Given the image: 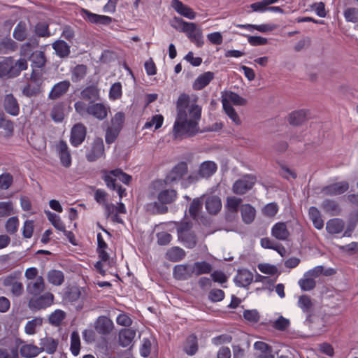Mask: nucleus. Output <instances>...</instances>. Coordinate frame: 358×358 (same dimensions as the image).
Listing matches in <instances>:
<instances>
[{
  "instance_id": "53",
  "label": "nucleus",
  "mask_w": 358,
  "mask_h": 358,
  "mask_svg": "<svg viewBox=\"0 0 358 358\" xmlns=\"http://www.w3.org/2000/svg\"><path fill=\"white\" fill-rule=\"evenodd\" d=\"M315 281L309 276H306L304 273L303 278L299 280V285L303 291H309L315 287Z\"/></svg>"
},
{
  "instance_id": "41",
  "label": "nucleus",
  "mask_w": 358,
  "mask_h": 358,
  "mask_svg": "<svg viewBox=\"0 0 358 358\" xmlns=\"http://www.w3.org/2000/svg\"><path fill=\"white\" fill-rule=\"evenodd\" d=\"M198 350V344H197V339L195 336L191 335L189 336L185 342V346H184V351L188 355H194Z\"/></svg>"
},
{
  "instance_id": "13",
  "label": "nucleus",
  "mask_w": 358,
  "mask_h": 358,
  "mask_svg": "<svg viewBox=\"0 0 358 358\" xmlns=\"http://www.w3.org/2000/svg\"><path fill=\"white\" fill-rule=\"evenodd\" d=\"M221 102L222 106H231V103L236 106H244L246 100L233 92L225 91L222 92Z\"/></svg>"
},
{
  "instance_id": "62",
  "label": "nucleus",
  "mask_w": 358,
  "mask_h": 358,
  "mask_svg": "<svg viewBox=\"0 0 358 358\" xmlns=\"http://www.w3.org/2000/svg\"><path fill=\"white\" fill-rule=\"evenodd\" d=\"M344 17L348 22H358V9L355 8H348L344 11Z\"/></svg>"
},
{
  "instance_id": "30",
  "label": "nucleus",
  "mask_w": 358,
  "mask_h": 358,
  "mask_svg": "<svg viewBox=\"0 0 358 358\" xmlns=\"http://www.w3.org/2000/svg\"><path fill=\"white\" fill-rule=\"evenodd\" d=\"M222 208L220 199L217 196H208L206 200V208L210 214L217 213Z\"/></svg>"
},
{
  "instance_id": "28",
  "label": "nucleus",
  "mask_w": 358,
  "mask_h": 358,
  "mask_svg": "<svg viewBox=\"0 0 358 358\" xmlns=\"http://www.w3.org/2000/svg\"><path fill=\"white\" fill-rule=\"evenodd\" d=\"M214 73L210 71L205 72L200 75L194 82L193 88L195 90H201L207 86L210 82L213 79Z\"/></svg>"
},
{
  "instance_id": "46",
  "label": "nucleus",
  "mask_w": 358,
  "mask_h": 358,
  "mask_svg": "<svg viewBox=\"0 0 358 358\" xmlns=\"http://www.w3.org/2000/svg\"><path fill=\"white\" fill-rule=\"evenodd\" d=\"M164 122V117L162 115L157 114L155 115L151 118L148 119V121L144 124L145 129H150L152 127H155V129H159Z\"/></svg>"
},
{
  "instance_id": "34",
  "label": "nucleus",
  "mask_w": 358,
  "mask_h": 358,
  "mask_svg": "<svg viewBox=\"0 0 358 358\" xmlns=\"http://www.w3.org/2000/svg\"><path fill=\"white\" fill-rule=\"evenodd\" d=\"M191 266L192 274L195 275L210 273L213 269L211 264L205 261L196 262Z\"/></svg>"
},
{
  "instance_id": "20",
  "label": "nucleus",
  "mask_w": 358,
  "mask_h": 358,
  "mask_svg": "<svg viewBox=\"0 0 358 358\" xmlns=\"http://www.w3.org/2000/svg\"><path fill=\"white\" fill-rule=\"evenodd\" d=\"M39 349L41 352H45L48 354H53L57 348L58 341L52 337L45 336L40 339Z\"/></svg>"
},
{
  "instance_id": "42",
  "label": "nucleus",
  "mask_w": 358,
  "mask_h": 358,
  "mask_svg": "<svg viewBox=\"0 0 358 358\" xmlns=\"http://www.w3.org/2000/svg\"><path fill=\"white\" fill-rule=\"evenodd\" d=\"M45 213L48 220L57 230L66 232L65 225L63 224L59 215L50 212V210H46Z\"/></svg>"
},
{
  "instance_id": "11",
  "label": "nucleus",
  "mask_w": 358,
  "mask_h": 358,
  "mask_svg": "<svg viewBox=\"0 0 358 358\" xmlns=\"http://www.w3.org/2000/svg\"><path fill=\"white\" fill-rule=\"evenodd\" d=\"M56 151L62 165L66 168L69 167L71 165V156L67 143L59 141L56 145Z\"/></svg>"
},
{
  "instance_id": "37",
  "label": "nucleus",
  "mask_w": 358,
  "mask_h": 358,
  "mask_svg": "<svg viewBox=\"0 0 358 358\" xmlns=\"http://www.w3.org/2000/svg\"><path fill=\"white\" fill-rule=\"evenodd\" d=\"M309 217L312 220L314 227L317 229H322L324 227V221L318 209L314 206L309 208Z\"/></svg>"
},
{
  "instance_id": "7",
  "label": "nucleus",
  "mask_w": 358,
  "mask_h": 358,
  "mask_svg": "<svg viewBox=\"0 0 358 358\" xmlns=\"http://www.w3.org/2000/svg\"><path fill=\"white\" fill-rule=\"evenodd\" d=\"M217 170V164L213 161H205L199 166L198 175H190L188 177L189 183L196 182L199 178H208L215 173Z\"/></svg>"
},
{
  "instance_id": "36",
  "label": "nucleus",
  "mask_w": 358,
  "mask_h": 358,
  "mask_svg": "<svg viewBox=\"0 0 358 358\" xmlns=\"http://www.w3.org/2000/svg\"><path fill=\"white\" fill-rule=\"evenodd\" d=\"M20 352L22 357L31 358L36 357L41 352V349L33 344H24L21 346Z\"/></svg>"
},
{
  "instance_id": "27",
  "label": "nucleus",
  "mask_w": 358,
  "mask_h": 358,
  "mask_svg": "<svg viewBox=\"0 0 358 358\" xmlns=\"http://www.w3.org/2000/svg\"><path fill=\"white\" fill-rule=\"evenodd\" d=\"M136 336V331L131 329H124L119 332V343L122 347L129 346Z\"/></svg>"
},
{
  "instance_id": "31",
  "label": "nucleus",
  "mask_w": 358,
  "mask_h": 358,
  "mask_svg": "<svg viewBox=\"0 0 358 358\" xmlns=\"http://www.w3.org/2000/svg\"><path fill=\"white\" fill-rule=\"evenodd\" d=\"M243 221L245 224H250L253 222L256 215V210L250 204H243L240 208Z\"/></svg>"
},
{
  "instance_id": "23",
  "label": "nucleus",
  "mask_w": 358,
  "mask_h": 358,
  "mask_svg": "<svg viewBox=\"0 0 358 358\" xmlns=\"http://www.w3.org/2000/svg\"><path fill=\"white\" fill-rule=\"evenodd\" d=\"M3 106L5 110L10 115L16 116L20 111L17 100L12 94H7L5 96Z\"/></svg>"
},
{
  "instance_id": "48",
  "label": "nucleus",
  "mask_w": 358,
  "mask_h": 358,
  "mask_svg": "<svg viewBox=\"0 0 358 358\" xmlns=\"http://www.w3.org/2000/svg\"><path fill=\"white\" fill-rule=\"evenodd\" d=\"M27 36L26 24L24 22H19L13 31V37L20 41H24Z\"/></svg>"
},
{
  "instance_id": "64",
  "label": "nucleus",
  "mask_w": 358,
  "mask_h": 358,
  "mask_svg": "<svg viewBox=\"0 0 358 358\" xmlns=\"http://www.w3.org/2000/svg\"><path fill=\"white\" fill-rule=\"evenodd\" d=\"M65 317V313L61 310H56L49 317V321L51 324L59 325Z\"/></svg>"
},
{
  "instance_id": "59",
  "label": "nucleus",
  "mask_w": 358,
  "mask_h": 358,
  "mask_svg": "<svg viewBox=\"0 0 358 358\" xmlns=\"http://www.w3.org/2000/svg\"><path fill=\"white\" fill-rule=\"evenodd\" d=\"M278 206L277 203L273 202L266 204L262 209V213L264 216L268 217H274L278 211Z\"/></svg>"
},
{
  "instance_id": "58",
  "label": "nucleus",
  "mask_w": 358,
  "mask_h": 358,
  "mask_svg": "<svg viewBox=\"0 0 358 358\" xmlns=\"http://www.w3.org/2000/svg\"><path fill=\"white\" fill-rule=\"evenodd\" d=\"M51 117L55 122H62L64 117V108L62 104L55 105L51 112Z\"/></svg>"
},
{
  "instance_id": "22",
  "label": "nucleus",
  "mask_w": 358,
  "mask_h": 358,
  "mask_svg": "<svg viewBox=\"0 0 358 358\" xmlns=\"http://www.w3.org/2000/svg\"><path fill=\"white\" fill-rule=\"evenodd\" d=\"M70 85L69 80H64L55 84L49 93V98L51 99L59 98L68 91Z\"/></svg>"
},
{
  "instance_id": "12",
  "label": "nucleus",
  "mask_w": 358,
  "mask_h": 358,
  "mask_svg": "<svg viewBox=\"0 0 358 358\" xmlns=\"http://www.w3.org/2000/svg\"><path fill=\"white\" fill-rule=\"evenodd\" d=\"M86 136V128L81 124H75L71 131L70 142L74 147L80 145L85 140Z\"/></svg>"
},
{
  "instance_id": "55",
  "label": "nucleus",
  "mask_w": 358,
  "mask_h": 358,
  "mask_svg": "<svg viewBox=\"0 0 358 358\" xmlns=\"http://www.w3.org/2000/svg\"><path fill=\"white\" fill-rule=\"evenodd\" d=\"M202 208V201L200 199H194L190 204L189 208V213L194 218L196 219Z\"/></svg>"
},
{
  "instance_id": "3",
  "label": "nucleus",
  "mask_w": 358,
  "mask_h": 358,
  "mask_svg": "<svg viewBox=\"0 0 358 358\" xmlns=\"http://www.w3.org/2000/svg\"><path fill=\"white\" fill-rule=\"evenodd\" d=\"M173 23H177L178 25L182 26L181 31L185 32L187 37L197 46H201L203 43L201 38V34L199 31H196V24L193 22H189L184 21L182 19L175 17L173 19L172 27L176 29H178V27Z\"/></svg>"
},
{
  "instance_id": "18",
  "label": "nucleus",
  "mask_w": 358,
  "mask_h": 358,
  "mask_svg": "<svg viewBox=\"0 0 358 358\" xmlns=\"http://www.w3.org/2000/svg\"><path fill=\"white\" fill-rule=\"evenodd\" d=\"M193 275L190 264L177 265L173 268V276L176 279L184 280Z\"/></svg>"
},
{
  "instance_id": "21",
  "label": "nucleus",
  "mask_w": 358,
  "mask_h": 358,
  "mask_svg": "<svg viewBox=\"0 0 358 358\" xmlns=\"http://www.w3.org/2000/svg\"><path fill=\"white\" fill-rule=\"evenodd\" d=\"M254 348L256 351L257 358H274L271 348L266 343L262 341L255 342Z\"/></svg>"
},
{
  "instance_id": "43",
  "label": "nucleus",
  "mask_w": 358,
  "mask_h": 358,
  "mask_svg": "<svg viewBox=\"0 0 358 358\" xmlns=\"http://www.w3.org/2000/svg\"><path fill=\"white\" fill-rule=\"evenodd\" d=\"M322 209L331 215L339 214L341 209L338 203L333 200L327 199L322 204Z\"/></svg>"
},
{
  "instance_id": "29",
  "label": "nucleus",
  "mask_w": 358,
  "mask_h": 358,
  "mask_svg": "<svg viewBox=\"0 0 358 358\" xmlns=\"http://www.w3.org/2000/svg\"><path fill=\"white\" fill-rule=\"evenodd\" d=\"M252 273L245 269L238 271L235 278L236 283L241 287H246L249 285L252 282Z\"/></svg>"
},
{
  "instance_id": "2",
  "label": "nucleus",
  "mask_w": 358,
  "mask_h": 358,
  "mask_svg": "<svg viewBox=\"0 0 358 358\" xmlns=\"http://www.w3.org/2000/svg\"><path fill=\"white\" fill-rule=\"evenodd\" d=\"M76 111L81 116L91 115L99 120H104L108 115V108L101 103H93L87 105L83 101L74 104Z\"/></svg>"
},
{
  "instance_id": "25",
  "label": "nucleus",
  "mask_w": 358,
  "mask_h": 358,
  "mask_svg": "<svg viewBox=\"0 0 358 358\" xmlns=\"http://www.w3.org/2000/svg\"><path fill=\"white\" fill-rule=\"evenodd\" d=\"M345 228V222L339 218L330 219L326 224V230L330 234L341 233Z\"/></svg>"
},
{
  "instance_id": "49",
  "label": "nucleus",
  "mask_w": 358,
  "mask_h": 358,
  "mask_svg": "<svg viewBox=\"0 0 358 358\" xmlns=\"http://www.w3.org/2000/svg\"><path fill=\"white\" fill-rule=\"evenodd\" d=\"M29 59L32 61L33 66L37 68L43 67L45 63V55L42 51L32 52Z\"/></svg>"
},
{
  "instance_id": "57",
  "label": "nucleus",
  "mask_w": 358,
  "mask_h": 358,
  "mask_svg": "<svg viewBox=\"0 0 358 358\" xmlns=\"http://www.w3.org/2000/svg\"><path fill=\"white\" fill-rule=\"evenodd\" d=\"M122 94V85L120 83H113L109 91V98L110 100H117L120 99Z\"/></svg>"
},
{
  "instance_id": "47",
  "label": "nucleus",
  "mask_w": 358,
  "mask_h": 358,
  "mask_svg": "<svg viewBox=\"0 0 358 358\" xmlns=\"http://www.w3.org/2000/svg\"><path fill=\"white\" fill-rule=\"evenodd\" d=\"M28 67L27 59L21 58L16 62L13 59V67H12V75L13 77H16L20 75L21 71L26 70Z\"/></svg>"
},
{
  "instance_id": "44",
  "label": "nucleus",
  "mask_w": 358,
  "mask_h": 358,
  "mask_svg": "<svg viewBox=\"0 0 358 358\" xmlns=\"http://www.w3.org/2000/svg\"><path fill=\"white\" fill-rule=\"evenodd\" d=\"M106 217L110 218L112 222L122 223V220L116 213V206L113 203H106L103 206Z\"/></svg>"
},
{
  "instance_id": "4",
  "label": "nucleus",
  "mask_w": 358,
  "mask_h": 358,
  "mask_svg": "<svg viewBox=\"0 0 358 358\" xmlns=\"http://www.w3.org/2000/svg\"><path fill=\"white\" fill-rule=\"evenodd\" d=\"M192 227V224L187 221L181 222L176 225L178 239L189 248H193L196 244V237Z\"/></svg>"
},
{
  "instance_id": "17",
  "label": "nucleus",
  "mask_w": 358,
  "mask_h": 358,
  "mask_svg": "<svg viewBox=\"0 0 358 358\" xmlns=\"http://www.w3.org/2000/svg\"><path fill=\"white\" fill-rule=\"evenodd\" d=\"M104 153V145L101 139H96L93 143L92 150L87 154L88 161L94 162L103 156Z\"/></svg>"
},
{
  "instance_id": "56",
  "label": "nucleus",
  "mask_w": 358,
  "mask_h": 358,
  "mask_svg": "<svg viewBox=\"0 0 358 358\" xmlns=\"http://www.w3.org/2000/svg\"><path fill=\"white\" fill-rule=\"evenodd\" d=\"M124 121V114L122 112H118L112 117L109 127L120 131L123 126Z\"/></svg>"
},
{
  "instance_id": "32",
  "label": "nucleus",
  "mask_w": 358,
  "mask_h": 358,
  "mask_svg": "<svg viewBox=\"0 0 358 358\" xmlns=\"http://www.w3.org/2000/svg\"><path fill=\"white\" fill-rule=\"evenodd\" d=\"M308 115V111L304 109L292 112L288 117V122L292 125H299L303 122Z\"/></svg>"
},
{
  "instance_id": "5",
  "label": "nucleus",
  "mask_w": 358,
  "mask_h": 358,
  "mask_svg": "<svg viewBox=\"0 0 358 358\" xmlns=\"http://www.w3.org/2000/svg\"><path fill=\"white\" fill-rule=\"evenodd\" d=\"M103 178L108 187L112 189H115V181L117 180H119L123 183L128 185L131 180V176L122 172L120 169H115L110 171H104Z\"/></svg>"
},
{
  "instance_id": "39",
  "label": "nucleus",
  "mask_w": 358,
  "mask_h": 358,
  "mask_svg": "<svg viewBox=\"0 0 358 358\" xmlns=\"http://www.w3.org/2000/svg\"><path fill=\"white\" fill-rule=\"evenodd\" d=\"M166 258L172 262H178L185 256V252L179 247H173L168 250L166 254Z\"/></svg>"
},
{
  "instance_id": "9",
  "label": "nucleus",
  "mask_w": 358,
  "mask_h": 358,
  "mask_svg": "<svg viewBox=\"0 0 358 358\" xmlns=\"http://www.w3.org/2000/svg\"><path fill=\"white\" fill-rule=\"evenodd\" d=\"M53 299V294L50 292H45L39 296H34L29 301V307L34 310L45 308L52 303Z\"/></svg>"
},
{
  "instance_id": "50",
  "label": "nucleus",
  "mask_w": 358,
  "mask_h": 358,
  "mask_svg": "<svg viewBox=\"0 0 358 358\" xmlns=\"http://www.w3.org/2000/svg\"><path fill=\"white\" fill-rule=\"evenodd\" d=\"M80 336L77 331H73L71 335L70 350L74 356H77L80 352Z\"/></svg>"
},
{
  "instance_id": "14",
  "label": "nucleus",
  "mask_w": 358,
  "mask_h": 358,
  "mask_svg": "<svg viewBox=\"0 0 358 358\" xmlns=\"http://www.w3.org/2000/svg\"><path fill=\"white\" fill-rule=\"evenodd\" d=\"M171 6L179 15L187 19L194 20L196 17V14L193 9L179 0H172Z\"/></svg>"
},
{
  "instance_id": "61",
  "label": "nucleus",
  "mask_w": 358,
  "mask_h": 358,
  "mask_svg": "<svg viewBox=\"0 0 358 358\" xmlns=\"http://www.w3.org/2000/svg\"><path fill=\"white\" fill-rule=\"evenodd\" d=\"M189 97L188 95L182 94L178 97L177 101V113L181 111H187L188 113L187 105L189 103Z\"/></svg>"
},
{
  "instance_id": "60",
  "label": "nucleus",
  "mask_w": 358,
  "mask_h": 358,
  "mask_svg": "<svg viewBox=\"0 0 358 358\" xmlns=\"http://www.w3.org/2000/svg\"><path fill=\"white\" fill-rule=\"evenodd\" d=\"M13 182V176L8 173H3L0 176V189H8Z\"/></svg>"
},
{
  "instance_id": "16",
  "label": "nucleus",
  "mask_w": 358,
  "mask_h": 358,
  "mask_svg": "<svg viewBox=\"0 0 358 358\" xmlns=\"http://www.w3.org/2000/svg\"><path fill=\"white\" fill-rule=\"evenodd\" d=\"M271 235L278 240L286 241L290 234L285 222H279L275 223L271 229Z\"/></svg>"
},
{
  "instance_id": "45",
  "label": "nucleus",
  "mask_w": 358,
  "mask_h": 358,
  "mask_svg": "<svg viewBox=\"0 0 358 358\" xmlns=\"http://www.w3.org/2000/svg\"><path fill=\"white\" fill-rule=\"evenodd\" d=\"M81 97L85 100H95L99 97V90L94 86H90L81 92Z\"/></svg>"
},
{
  "instance_id": "52",
  "label": "nucleus",
  "mask_w": 358,
  "mask_h": 358,
  "mask_svg": "<svg viewBox=\"0 0 358 358\" xmlns=\"http://www.w3.org/2000/svg\"><path fill=\"white\" fill-rule=\"evenodd\" d=\"M298 306L305 313H309L313 308V303L310 296L302 295L299 298Z\"/></svg>"
},
{
  "instance_id": "15",
  "label": "nucleus",
  "mask_w": 358,
  "mask_h": 358,
  "mask_svg": "<svg viewBox=\"0 0 358 358\" xmlns=\"http://www.w3.org/2000/svg\"><path fill=\"white\" fill-rule=\"evenodd\" d=\"M349 188V184L346 181H341L329 185L322 189V192L326 195H339L345 192Z\"/></svg>"
},
{
  "instance_id": "1",
  "label": "nucleus",
  "mask_w": 358,
  "mask_h": 358,
  "mask_svg": "<svg viewBox=\"0 0 358 358\" xmlns=\"http://www.w3.org/2000/svg\"><path fill=\"white\" fill-rule=\"evenodd\" d=\"M201 108L196 104H192L187 111L177 113L173 127L175 139H182L192 136L199 131L198 122L201 118Z\"/></svg>"
},
{
  "instance_id": "6",
  "label": "nucleus",
  "mask_w": 358,
  "mask_h": 358,
  "mask_svg": "<svg viewBox=\"0 0 358 358\" xmlns=\"http://www.w3.org/2000/svg\"><path fill=\"white\" fill-rule=\"evenodd\" d=\"M256 181L257 178L255 176L252 174L245 175L233 184V192L236 194L243 195L252 188Z\"/></svg>"
},
{
  "instance_id": "63",
  "label": "nucleus",
  "mask_w": 358,
  "mask_h": 358,
  "mask_svg": "<svg viewBox=\"0 0 358 358\" xmlns=\"http://www.w3.org/2000/svg\"><path fill=\"white\" fill-rule=\"evenodd\" d=\"M338 249L342 252H345L348 255H352L358 252V243L351 242L345 245H339Z\"/></svg>"
},
{
  "instance_id": "26",
  "label": "nucleus",
  "mask_w": 358,
  "mask_h": 358,
  "mask_svg": "<svg viewBox=\"0 0 358 358\" xmlns=\"http://www.w3.org/2000/svg\"><path fill=\"white\" fill-rule=\"evenodd\" d=\"M177 195V192L173 189H162L159 192L157 199L161 203L169 204L176 200Z\"/></svg>"
},
{
  "instance_id": "40",
  "label": "nucleus",
  "mask_w": 358,
  "mask_h": 358,
  "mask_svg": "<svg viewBox=\"0 0 358 358\" xmlns=\"http://www.w3.org/2000/svg\"><path fill=\"white\" fill-rule=\"evenodd\" d=\"M97 242H98V253L99 257L101 262H106L109 259V255L106 251V248H108V245L104 241L102 235L99 233L97 234Z\"/></svg>"
},
{
  "instance_id": "35",
  "label": "nucleus",
  "mask_w": 358,
  "mask_h": 358,
  "mask_svg": "<svg viewBox=\"0 0 358 358\" xmlns=\"http://www.w3.org/2000/svg\"><path fill=\"white\" fill-rule=\"evenodd\" d=\"M52 48L59 57H67L70 53V46L62 40H59L53 43Z\"/></svg>"
},
{
  "instance_id": "8",
  "label": "nucleus",
  "mask_w": 358,
  "mask_h": 358,
  "mask_svg": "<svg viewBox=\"0 0 358 358\" xmlns=\"http://www.w3.org/2000/svg\"><path fill=\"white\" fill-rule=\"evenodd\" d=\"M20 273H14L6 276L3 280V285L8 287L12 294L16 296H20L23 292V285L19 280Z\"/></svg>"
},
{
  "instance_id": "51",
  "label": "nucleus",
  "mask_w": 358,
  "mask_h": 358,
  "mask_svg": "<svg viewBox=\"0 0 358 358\" xmlns=\"http://www.w3.org/2000/svg\"><path fill=\"white\" fill-rule=\"evenodd\" d=\"M19 227V220L17 217H11L5 223V229L9 234H15Z\"/></svg>"
},
{
  "instance_id": "33",
  "label": "nucleus",
  "mask_w": 358,
  "mask_h": 358,
  "mask_svg": "<svg viewBox=\"0 0 358 358\" xmlns=\"http://www.w3.org/2000/svg\"><path fill=\"white\" fill-rule=\"evenodd\" d=\"M13 58L4 57L0 59V77L13 78L12 75Z\"/></svg>"
},
{
  "instance_id": "54",
  "label": "nucleus",
  "mask_w": 358,
  "mask_h": 358,
  "mask_svg": "<svg viewBox=\"0 0 358 358\" xmlns=\"http://www.w3.org/2000/svg\"><path fill=\"white\" fill-rule=\"evenodd\" d=\"M42 325V319L40 317H35L33 320L28 321L25 325L24 331L26 334L32 335L36 332V329Z\"/></svg>"
},
{
  "instance_id": "19",
  "label": "nucleus",
  "mask_w": 358,
  "mask_h": 358,
  "mask_svg": "<svg viewBox=\"0 0 358 358\" xmlns=\"http://www.w3.org/2000/svg\"><path fill=\"white\" fill-rule=\"evenodd\" d=\"M45 289L44 280L42 276L29 281L27 285V291L29 294L34 296L39 295Z\"/></svg>"
},
{
  "instance_id": "38",
  "label": "nucleus",
  "mask_w": 358,
  "mask_h": 358,
  "mask_svg": "<svg viewBox=\"0 0 358 358\" xmlns=\"http://www.w3.org/2000/svg\"><path fill=\"white\" fill-rule=\"evenodd\" d=\"M47 279L50 284L59 286L64 282V276L61 271L51 270L47 274Z\"/></svg>"
},
{
  "instance_id": "24",
  "label": "nucleus",
  "mask_w": 358,
  "mask_h": 358,
  "mask_svg": "<svg viewBox=\"0 0 358 358\" xmlns=\"http://www.w3.org/2000/svg\"><path fill=\"white\" fill-rule=\"evenodd\" d=\"M113 328V322L107 317H99L96 322L95 329L99 334H108Z\"/></svg>"
},
{
  "instance_id": "10",
  "label": "nucleus",
  "mask_w": 358,
  "mask_h": 358,
  "mask_svg": "<svg viewBox=\"0 0 358 358\" xmlns=\"http://www.w3.org/2000/svg\"><path fill=\"white\" fill-rule=\"evenodd\" d=\"M188 171L186 162H180L177 164L169 173L166 178L167 182H176L182 179L187 174Z\"/></svg>"
}]
</instances>
